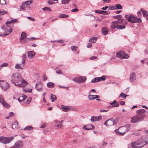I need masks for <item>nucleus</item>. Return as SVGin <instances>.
<instances>
[{"label": "nucleus", "instance_id": "nucleus-17", "mask_svg": "<svg viewBox=\"0 0 148 148\" xmlns=\"http://www.w3.org/2000/svg\"><path fill=\"white\" fill-rule=\"evenodd\" d=\"M0 103L6 108H8L10 107V105L4 100L3 97L1 95H0Z\"/></svg>", "mask_w": 148, "mask_h": 148}, {"label": "nucleus", "instance_id": "nucleus-34", "mask_svg": "<svg viewBox=\"0 0 148 148\" xmlns=\"http://www.w3.org/2000/svg\"><path fill=\"white\" fill-rule=\"evenodd\" d=\"M97 39V37H94L90 39L89 41L92 43H95L96 42Z\"/></svg>", "mask_w": 148, "mask_h": 148}, {"label": "nucleus", "instance_id": "nucleus-1", "mask_svg": "<svg viewBox=\"0 0 148 148\" xmlns=\"http://www.w3.org/2000/svg\"><path fill=\"white\" fill-rule=\"evenodd\" d=\"M11 82L15 86L23 87L28 84V82L22 77L19 73H13L11 76Z\"/></svg>", "mask_w": 148, "mask_h": 148}, {"label": "nucleus", "instance_id": "nucleus-45", "mask_svg": "<svg viewBox=\"0 0 148 148\" xmlns=\"http://www.w3.org/2000/svg\"><path fill=\"white\" fill-rule=\"evenodd\" d=\"M70 0H61V3L63 4H68Z\"/></svg>", "mask_w": 148, "mask_h": 148}, {"label": "nucleus", "instance_id": "nucleus-20", "mask_svg": "<svg viewBox=\"0 0 148 148\" xmlns=\"http://www.w3.org/2000/svg\"><path fill=\"white\" fill-rule=\"evenodd\" d=\"M83 128L86 130H93L95 129V127L92 125L88 124L85 125L83 127Z\"/></svg>", "mask_w": 148, "mask_h": 148}, {"label": "nucleus", "instance_id": "nucleus-31", "mask_svg": "<svg viewBox=\"0 0 148 148\" xmlns=\"http://www.w3.org/2000/svg\"><path fill=\"white\" fill-rule=\"evenodd\" d=\"M108 31L107 29L105 27H103L102 29V34L103 35H106L108 34Z\"/></svg>", "mask_w": 148, "mask_h": 148}, {"label": "nucleus", "instance_id": "nucleus-37", "mask_svg": "<svg viewBox=\"0 0 148 148\" xmlns=\"http://www.w3.org/2000/svg\"><path fill=\"white\" fill-rule=\"evenodd\" d=\"M128 96V95H127L123 92H121L119 96V98L121 97L122 98L125 99Z\"/></svg>", "mask_w": 148, "mask_h": 148}, {"label": "nucleus", "instance_id": "nucleus-10", "mask_svg": "<svg viewBox=\"0 0 148 148\" xmlns=\"http://www.w3.org/2000/svg\"><path fill=\"white\" fill-rule=\"evenodd\" d=\"M146 110L144 109H141L136 111L137 115L138 116L140 117H141L143 120L145 116V113Z\"/></svg>", "mask_w": 148, "mask_h": 148}, {"label": "nucleus", "instance_id": "nucleus-40", "mask_svg": "<svg viewBox=\"0 0 148 148\" xmlns=\"http://www.w3.org/2000/svg\"><path fill=\"white\" fill-rule=\"evenodd\" d=\"M57 99V97L56 96L52 94L51 96V101L52 102H53Z\"/></svg>", "mask_w": 148, "mask_h": 148}, {"label": "nucleus", "instance_id": "nucleus-39", "mask_svg": "<svg viewBox=\"0 0 148 148\" xmlns=\"http://www.w3.org/2000/svg\"><path fill=\"white\" fill-rule=\"evenodd\" d=\"M115 6V10H119L122 9V7L120 4H116Z\"/></svg>", "mask_w": 148, "mask_h": 148}, {"label": "nucleus", "instance_id": "nucleus-25", "mask_svg": "<svg viewBox=\"0 0 148 148\" xmlns=\"http://www.w3.org/2000/svg\"><path fill=\"white\" fill-rule=\"evenodd\" d=\"M27 54L28 56L29 59H32L35 55V53L32 51L28 52Z\"/></svg>", "mask_w": 148, "mask_h": 148}, {"label": "nucleus", "instance_id": "nucleus-14", "mask_svg": "<svg viewBox=\"0 0 148 148\" xmlns=\"http://www.w3.org/2000/svg\"><path fill=\"white\" fill-rule=\"evenodd\" d=\"M33 1H27L23 3L20 6V9L24 10L25 8L29 4L32 3Z\"/></svg>", "mask_w": 148, "mask_h": 148}, {"label": "nucleus", "instance_id": "nucleus-49", "mask_svg": "<svg viewBox=\"0 0 148 148\" xmlns=\"http://www.w3.org/2000/svg\"><path fill=\"white\" fill-rule=\"evenodd\" d=\"M106 76L103 75L101 77H99L100 81H104L106 79Z\"/></svg>", "mask_w": 148, "mask_h": 148}, {"label": "nucleus", "instance_id": "nucleus-59", "mask_svg": "<svg viewBox=\"0 0 148 148\" xmlns=\"http://www.w3.org/2000/svg\"><path fill=\"white\" fill-rule=\"evenodd\" d=\"M14 115V113L13 112H11L10 113L9 116V117H13Z\"/></svg>", "mask_w": 148, "mask_h": 148}, {"label": "nucleus", "instance_id": "nucleus-62", "mask_svg": "<svg viewBox=\"0 0 148 148\" xmlns=\"http://www.w3.org/2000/svg\"><path fill=\"white\" fill-rule=\"evenodd\" d=\"M56 73L58 74H62L61 70L59 69L58 71H56Z\"/></svg>", "mask_w": 148, "mask_h": 148}, {"label": "nucleus", "instance_id": "nucleus-8", "mask_svg": "<svg viewBox=\"0 0 148 148\" xmlns=\"http://www.w3.org/2000/svg\"><path fill=\"white\" fill-rule=\"evenodd\" d=\"M86 78L85 76L76 77L73 79V81L78 83H83L86 81Z\"/></svg>", "mask_w": 148, "mask_h": 148}, {"label": "nucleus", "instance_id": "nucleus-51", "mask_svg": "<svg viewBox=\"0 0 148 148\" xmlns=\"http://www.w3.org/2000/svg\"><path fill=\"white\" fill-rule=\"evenodd\" d=\"M77 49V47L75 46H72L71 47V49L72 51H76Z\"/></svg>", "mask_w": 148, "mask_h": 148}, {"label": "nucleus", "instance_id": "nucleus-29", "mask_svg": "<svg viewBox=\"0 0 148 148\" xmlns=\"http://www.w3.org/2000/svg\"><path fill=\"white\" fill-rule=\"evenodd\" d=\"M55 122L56 125L57 127L60 128L62 127V121H59L58 122L56 120L55 121Z\"/></svg>", "mask_w": 148, "mask_h": 148}, {"label": "nucleus", "instance_id": "nucleus-12", "mask_svg": "<svg viewBox=\"0 0 148 148\" xmlns=\"http://www.w3.org/2000/svg\"><path fill=\"white\" fill-rule=\"evenodd\" d=\"M116 56L118 58L122 59H127L129 57L128 55L122 51L117 52L116 53Z\"/></svg>", "mask_w": 148, "mask_h": 148}, {"label": "nucleus", "instance_id": "nucleus-5", "mask_svg": "<svg viewBox=\"0 0 148 148\" xmlns=\"http://www.w3.org/2000/svg\"><path fill=\"white\" fill-rule=\"evenodd\" d=\"M15 136H12L10 137H0V142L5 144L8 143L14 139Z\"/></svg>", "mask_w": 148, "mask_h": 148}, {"label": "nucleus", "instance_id": "nucleus-32", "mask_svg": "<svg viewBox=\"0 0 148 148\" xmlns=\"http://www.w3.org/2000/svg\"><path fill=\"white\" fill-rule=\"evenodd\" d=\"M27 36V34L24 32H23L21 34V37L20 38V40H24L25 38H26Z\"/></svg>", "mask_w": 148, "mask_h": 148}, {"label": "nucleus", "instance_id": "nucleus-44", "mask_svg": "<svg viewBox=\"0 0 148 148\" xmlns=\"http://www.w3.org/2000/svg\"><path fill=\"white\" fill-rule=\"evenodd\" d=\"M33 129V127L31 126H27L24 128L25 130H31Z\"/></svg>", "mask_w": 148, "mask_h": 148}, {"label": "nucleus", "instance_id": "nucleus-46", "mask_svg": "<svg viewBox=\"0 0 148 148\" xmlns=\"http://www.w3.org/2000/svg\"><path fill=\"white\" fill-rule=\"evenodd\" d=\"M94 95H89L88 96V98L89 100H93L95 99Z\"/></svg>", "mask_w": 148, "mask_h": 148}, {"label": "nucleus", "instance_id": "nucleus-9", "mask_svg": "<svg viewBox=\"0 0 148 148\" xmlns=\"http://www.w3.org/2000/svg\"><path fill=\"white\" fill-rule=\"evenodd\" d=\"M141 117L136 115L131 118V122L132 123H136L143 120Z\"/></svg>", "mask_w": 148, "mask_h": 148}, {"label": "nucleus", "instance_id": "nucleus-2", "mask_svg": "<svg viewBox=\"0 0 148 148\" xmlns=\"http://www.w3.org/2000/svg\"><path fill=\"white\" fill-rule=\"evenodd\" d=\"M148 144V135L144 136L143 138L137 141L132 142L131 146H129L128 148H141Z\"/></svg>", "mask_w": 148, "mask_h": 148}, {"label": "nucleus", "instance_id": "nucleus-53", "mask_svg": "<svg viewBox=\"0 0 148 148\" xmlns=\"http://www.w3.org/2000/svg\"><path fill=\"white\" fill-rule=\"evenodd\" d=\"M54 1H58L57 0H54L53 1H48V3L50 5H52L54 3Z\"/></svg>", "mask_w": 148, "mask_h": 148}, {"label": "nucleus", "instance_id": "nucleus-36", "mask_svg": "<svg viewBox=\"0 0 148 148\" xmlns=\"http://www.w3.org/2000/svg\"><path fill=\"white\" fill-rule=\"evenodd\" d=\"M99 79V77H96L92 79L91 80V82L92 83L97 82L99 81H100Z\"/></svg>", "mask_w": 148, "mask_h": 148}, {"label": "nucleus", "instance_id": "nucleus-23", "mask_svg": "<svg viewBox=\"0 0 148 148\" xmlns=\"http://www.w3.org/2000/svg\"><path fill=\"white\" fill-rule=\"evenodd\" d=\"M125 22H126V24H124L123 23H122L118 24V25L117 26V27H116V28L118 29H124L125 28V25H127V22L125 20Z\"/></svg>", "mask_w": 148, "mask_h": 148}, {"label": "nucleus", "instance_id": "nucleus-57", "mask_svg": "<svg viewBox=\"0 0 148 148\" xmlns=\"http://www.w3.org/2000/svg\"><path fill=\"white\" fill-rule=\"evenodd\" d=\"M27 17L30 20H31L33 21H34L35 20L34 18L28 16V17Z\"/></svg>", "mask_w": 148, "mask_h": 148}, {"label": "nucleus", "instance_id": "nucleus-54", "mask_svg": "<svg viewBox=\"0 0 148 148\" xmlns=\"http://www.w3.org/2000/svg\"><path fill=\"white\" fill-rule=\"evenodd\" d=\"M6 3L5 0H0V4L1 5H4Z\"/></svg>", "mask_w": 148, "mask_h": 148}, {"label": "nucleus", "instance_id": "nucleus-11", "mask_svg": "<svg viewBox=\"0 0 148 148\" xmlns=\"http://www.w3.org/2000/svg\"><path fill=\"white\" fill-rule=\"evenodd\" d=\"M0 86L1 88L5 90H6L10 87V86L5 81H0Z\"/></svg>", "mask_w": 148, "mask_h": 148}, {"label": "nucleus", "instance_id": "nucleus-58", "mask_svg": "<svg viewBox=\"0 0 148 148\" xmlns=\"http://www.w3.org/2000/svg\"><path fill=\"white\" fill-rule=\"evenodd\" d=\"M79 10L77 8H75L74 9H72L71 10V11L72 12H75L78 11Z\"/></svg>", "mask_w": 148, "mask_h": 148}, {"label": "nucleus", "instance_id": "nucleus-18", "mask_svg": "<svg viewBox=\"0 0 148 148\" xmlns=\"http://www.w3.org/2000/svg\"><path fill=\"white\" fill-rule=\"evenodd\" d=\"M102 118L101 116L100 115L98 116H92L91 117V121L92 122L98 121Z\"/></svg>", "mask_w": 148, "mask_h": 148}, {"label": "nucleus", "instance_id": "nucleus-16", "mask_svg": "<svg viewBox=\"0 0 148 148\" xmlns=\"http://www.w3.org/2000/svg\"><path fill=\"white\" fill-rule=\"evenodd\" d=\"M23 146V143L21 141H18L15 143L13 147L10 148H21Z\"/></svg>", "mask_w": 148, "mask_h": 148}, {"label": "nucleus", "instance_id": "nucleus-60", "mask_svg": "<svg viewBox=\"0 0 148 148\" xmlns=\"http://www.w3.org/2000/svg\"><path fill=\"white\" fill-rule=\"evenodd\" d=\"M46 123H44L42 124L40 126V128H44L46 126Z\"/></svg>", "mask_w": 148, "mask_h": 148}, {"label": "nucleus", "instance_id": "nucleus-15", "mask_svg": "<svg viewBox=\"0 0 148 148\" xmlns=\"http://www.w3.org/2000/svg\"><path fill=\"white\" fill-rule=\"evenodd\" d=\"M35 88L38 91H43V85L41 82H38L35 85Z\"/></svg>", "mask_w": 148, "mask_h": 148}, {"label": "nucleus", "instance_id": "nucleus-33", "mask_svg": "<svg viewBox=\"0 0 148 148\" xmlns=\"http://www.w3.org/2000/svg\"><path fill=\"white\" fill-rule=\"evenodd\" d=\"M54 84L52 82H49L47 83V86L49 88H53L54 86Z\"/></svg>", "mask_w": 148, "mask_h": 148}, {"label": "nucleus", "instance_id": "nucleus-50", "mask_svg": "<svg viewBox=\"0 0 148 148\" xmlns=\"http://www.w3.org/2000/svg\"><path fill=\"white\" fill-rule=\"evenodd\" d=\"M32 99V98L31 97H29L28 99H27V101H26V104H28L30 103L31 100Z\"/></svg>", "mask_w": 148, "mask_h": 148}, {"label": "nucleus", "instance_id": "nucleus-43", "mask_svg": "<svg viewBox=\"0 0 148 148\" xmlns=\"http://www.w3.org/2000/svg\"><path fill=\"white\" fill-rule=\"evenodd\" d=\"M42 9L44 11H47L50 12L51 11V10L50 9V8H48L46 7L42 8Z\"/></svg>", "mask_w": 148, "mask_h": 148}, {"label": "nucleus", "instance_id": "nucleus-30", "mask_svg": "<svg viewBox=\"0 0 148 148\" xmlns=\"http://www.w3.org/2000/svg\"><path fill=\"white\" fill-rule=\"evenodd\" d=\"M23 90L25 92H31L32 90V87L31 86H30V88L29 89L25 88H24Z\"/></svg>", "mask_w": 148, "mask_h": 148}, {"label": "nucleus", "instance_id": "nucleus-47", "mask_svg": "<svg viewBox=\"0 0 148 148\" xmlns=\"http://www.w3.org/2000/svg\"><path fill=\"white\" fill-rule=\"evenodd\" d=\"M18 123L17 122H16L14 123V124H13L12 126V128L13 129H14L18 127Z\"/></svg>", "mask_w": 148, "mask_h": 148}, {"label": "nucleus", "instance_id": "nucleus-38", "mask_svg": "<svg viewBox=\"0 0 148 148\" xmlns=\"http://www.w3.org/2000/svg\"><path fill=\"white\" fill-rule=\"evenodd\" d=\"M58 16L60 18H67L69 17V15L64 14H60Z\"/></svg>", "mask_w": 148, "mask_h": 148}, {"label": "nucleus", "instance_id": "nucleus-3", "mask_svg": "<svg viewBox=\"0 0 148 148\" xmlns=\"http://www.w3.org/2000/svg\"><path fill=\"white\" fill-rule=\"evenodd\" d=\"M130 125H127L120 128V131L121 132H119L118 129H116L115 130V132L117 135H123L126 132H127L130 130Z\"/></svg>", "mask_w": 148, "mask_h": 148}, {"label": "nucleus", "instance_id": "nucleus-61", "mask_svg": "<svg viewBox=\"0 0 148 148\" xmlns=\"http://www.w3.org/2000/svg\"><path fill=\"white\" fill-rule=\"evenodd\" d=\"M43 79L44 81H45L47 79V77L46 76V75H44L43 76Z\"/></svg>", "mask_w": 148, "mask_h": 148}, {"label": "nucleus", "instance_id": "nucleus-19", "mask_svg": "<svg viewBox=\"0 0 148 148\" xmlns=\"http://www.w3.org/2000/svg\"><path fill=\"white\" fill-rule=\"evenodd\" d=\"M130 82H134L136 80V76L135 74L132 73L130 75L129 77Z\"/></svg>", "mask_w": 148, "mask_h": 148}, {"label": "nucleus", "instance_id": "nucleus-35", "mask_svg": "<svg viewBox=\"0 0 148 148\" xmlns=\"http://www.w3.org/2000/svg\"><path fill=\"white\" fill-rule=\"evenodd\" d=\"M26 55L25 54H23L22 55V60L21 63L23 64H25V61L26 59Z\"/></svg>", "mask_w": 148, "mask_h": 148}, {"label": "nucleus", "instance_id": "nucleus-28", "mask_svg": "<svg viewBox=\"0 0 148 148\" xmlns=\"http://www.w3.org/2000/svg\"><path fill=\"white\" fill-rule=\"evenodd\" d=\"M140 11L143 12V16L146 17V19L148 20V17H147L148 14L147 11L145 10H143L142 8L140 9Z\"/></svg>", "mask_w": 148, "mask_h": 148}, {"label": "nucleus", "instance_id": "nucleus-6", "mask_svg": "<svg viewBox=\"0 0 148 148\" xmlns=\"http://www.w3.org/2000/svg\"><path fill=\"white\" fill-rule=\"evenodd\" d=\"M122 23L124 24H126L125 20L122 19L120 20L113 21L112 22V25L111 26V28L112 29L116 28V27H117L118 24H121Z\"/></svg>", "mask_w": 148, "mask_h": 148}, {"label": "nucleus", "instance_id": "nucleus-27", "mask_svg": "<svg viewBox=\"0 0 148 148\" xmlns=\"http://www.w3.org/2000/svg\"><path fill=\"white\" fill-rule=\"evenodd\" d=\"M27 98V97L26 96L22 95L18 98V100L20 102H21L24 101Z\"/></svg>", "mask_w": 148, "mask_h": 148}, {"label": "nucleus", "instance_id": "nucleus-24", "mask_svg": "<svg viewBox=\"0 0 148 148\" xmlns=\"http://www.w3.org/2000/svg\"><path fill=\"white\" fill-rule=\"evenodd\" d=\"M61 108L62 110L64 112H68L71 110V107L63 105L61 106Z\"/></svg>", "mask_w": 148, "mask_h": 148}, {"label": "nucleus", "instance_id": "nucleus-48", "mask_svg": "<svg viewBox=\"0 0 148 148\" xmlns=\"http://www.w3.org/2000/svg\"><path fill=\"white\" fill-rule=\"evenodd\" d=\"M7 13V12L6 11L0 10V16H2Z\"/></svg>", "mask_w": 148, "mask_h": 148}, {"label": "nucleus", "instance_id": "nucleus-41", "mask_svg": "<svg viewBox=\"0 0 148 148\" xmlns=\"http://www.w3.org/2000/svg\"><path fill=\"white\" fill-rule=\"evenodd\" d=\"M113 18H115V19H118L119 20H120V19L121 20L122 16L121 15H118L116 16H113Z\"/></svg>", "mask_w": 148, "mask_h": 148}, {"label": "nucleus", "instance_id": "nucleus-26", "mask_svg": "<svg viewBox=\"0 0 148 148\" xmlns=\"http://www.w3.org/2000/svg\"><path fill=\"white\" fill-rule=\"evenodd\" d=\"M110 105H112V107H118L119 105V103L117 102L115 100H114L112 102H110Z\"/></svg>", "mask_w": 148, "mask_h": 148}, {"label": "nucleus", "instance_id": "nucleus-13", "mask_svg": "<svg viewBox=\"0 0 148 148\" xmlns=\"http://www.w3.org/2000/svg\"><path fill=\"white\" fill-rule=\"evenodd\" d=\"M115 124H116V123L113 118H111L106 121L104 122V124L107 126H110L113 125Z\"/></svg>", "mask_w": 148, "mask_h": 148}, {"label": "nucleus", "instance_id": "nucleus-63", "mask_svg": "<svg viewBox=\"0 0 148 148\" xmlns=\"http://www.w3.org/2000/svg\"><path fill=\"white\" fill-rule=\"evenodd\" d=\"M115 10V6H111L109 8V9H108V10Z\"/></svg>", "mask_w": 148, "mask_h": 148}, {"label": "nucleus", "instance_id": "nucleus-42", "mask_svg": "<svg viewBox=\"0 0 148 148\" xmlns=\"http://www.w3.org/2000/svg\"><path fill=\"white\" fill-rule=\"evenodd\" d=\"M110 14V12L108 11L101 10V14L108 15Z\"/></svg>", "mask_w": 148, "mask_h": 148}, {"label": "nucleus", "instance_id": "nucleus-56", "mask_svg": "<svg viewBox=\"0 0 148 148\" xmlns=\"http://www.w3.org/2000/svg\"><path fill=\"white\" fill-rule=\"evenodd\" d=\"M2 67H3L5 66H7L8 65V63H3V64H2L1 65Z\"/></svg>", "mask_w": 148, "mask_h": 148}, {"label": "nucleus", "instance_id": "nucleus-22", "mask_svg": "<svg viewBox=\"0 0 148 148\" xmlns=\"http://www.w3.org/2000/svg\"><path fill=\"white\" fill-rule=\"evenodd\" d=\"M24 65L25 64H23L22 63L21 64H16L15 66V68L17 70H22L24 66Z\"/></svg>", "mask_w": 148, "mask_h": 148}, {"label": "nucleus", "instance_id": "nucleus-21", "mask_svg": "<svg viewBox=\"0 0 148 148\" xmlns=\"http://www.w3.org/2000/svg\"><path fill=\"white\" fill-rule=\"evenodd\" d=\"M17 21V20L16 19H8L7 21L5 23V24L8 27H10L9 24L16 22Z\"/></svg>", "mask_w": 148, "mask_h": 148}, {"label": "nucleus", "instance_id": "nucleus-64", "mask_svg": "<svg viewBox=\"0 0 148 148\" xmlns=\"http://www.w3.org/2000/svg\"><path fill=\"white\" fill-rule=\"evenodd\" d=\"M95 12L96 13L100 14H101V10H96Z\"/></svg>", "mask_w": 148, "mask_h": 148}, {"label": "nucleus", "instance_id": "nucleus-55", "mask_svg": "<svg viewBox=\"0 0 148 148\" xmlns=\"http://www.w3.org/2000/svg\"><path fill=\"white\" fill-rule=\"evenodd\" d=\"M97 57L95 56H92L90 57V60H95L97 59Z\"/></svg>", "mask_w": 148, "mask_h": 148}, {"label": "nucleus", "instance_id": "nucleus-4", "mask_svg": "<svg viewBox=\"0 0 148 148\" xmlns=\"http://www.w3.org/2000/svg\"><path fill=\"white\" fill-rule=\"evenodd\" d=\"M125 17L127 20L132 23H139L142 21L141 18L136 17L130 14L125 15Z\"/></svg>", "mask_w": 148, "mask_h": 148}, {"label": "nucleus", "instance_id": "nucleus-52", "mask_svg": "<svg viewBox=\"0 0 148 148\" xmlns=\"http://www.w3.org/2000/svg\"><path fill=\"white\" fill-rule=\"evenodd\" d=\"M107 143L106 142L103 141L102 142V144L101 146V148H103L105 147V145H106L107 144Z\"/></svg>", "mask_w": 148, "mask_h": 148}, {"label": "nucleus", "instance_id": "nucleus-7", "mask_svg": "<svg viewBox=\"0 0 148 148\" xmlns=\"http://www.w3.org/2000/svg\"><path fill=\"white\" fill-rule=\"evenodd\" d=\"M6 26V25H2L1 27V28L3 31L4 32V36H7V35L10 33L12 31V29L11 28H10L8 29H7V27H9Z\"/></svg>", "mask_w": 148, "mask_h": 148}]
</instances>
